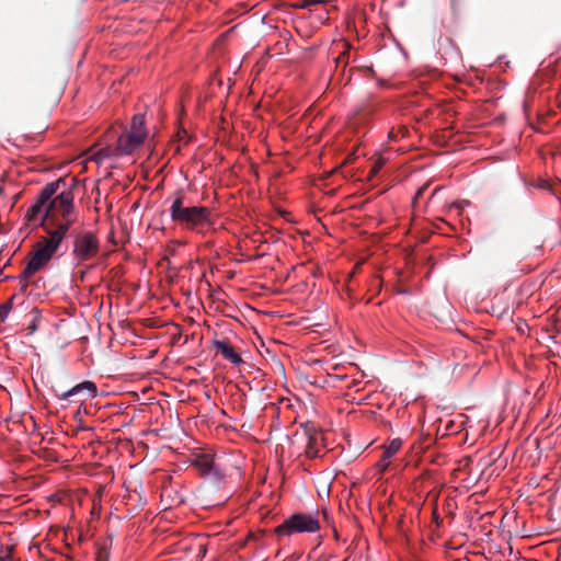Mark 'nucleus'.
Listing matches in <instances>:
<instances>
[{"label": "nucleus", "mask_w": 561, "mask_h": 561, "mask_svg": "<svg viewBox=\"0 0 561 561\" xmlns=\"http://www.w3.org/2000/svg\"><path fill=\"white\" fill-rule=\"evenodd\" d=\"M402 444L403 440L397 437L383 446V453L378 462V467L381 472H385L389 468L392 457L401 449Z\"/></svg>", "instance_id": "9d476101"}, {"label": "nucleus", "mask_w": 561, "mask_h": 561, "mask_svg": "<svg viewBox=\"0 0 561 561\" xmlns=\"http://www.w3.org/2000/svg\"><path fill=\"white\" fill-rule=\"evenodd\" d=\"M214 347L217 353L221 354L225 359L229 360L233 365H240L243 362L240 354L237 353L234 348L226 341H215Z\"/></svg>", "instance_id": "9b49d317"}, {"label": "nucleus", "mask_w": 561, "mask_h": 561, "mask_svg": "<svg viewBox=\"0 0 561 561\" xmlns=\"http://www.w3.org/2000/svg\"><path fill=\"white\" fill-rule=\"evenodd\" d=\"M144 141L145 138L142 134H135L128 130L117 138L118 150L123 156L131 154L140 148Z\"/></svg>", "instance_id": "1a4fd4ad"}, {"label": "nucleus", "mask_w": 561, "mask_h": 561, "mask_svg": "<svg viewBox=\"0 0 561 561\" xmlns=\"http://www.w3.org/2000/svg\"><path fill=\"white\" fill-rule=\"evenodd\" d=\"M192 465L196 468L201 476L213 479L214 481H221L226 473L224 468L216 462L210 454H198L193 460Z\"/></svg>", "instance_id": "0eeeda50"}, {"label": "nucleus", "mask_w": 561, "mask_h": 561, "mask_svg": "<svg viewBox=\"0 0 561 561\" xmlns=\"http://www.w3.org/2000/svg\"><path fill=\"white\" fill-rule=\"evenodd\" d=\"M311 5H316V1L314 0H300L297 4H296V8L298 9H307Z\"/></svg>", "instance_id": "a211bd4d"}, {"label": "nucleus", "mask_w": 561, "mask_h": 561, "mask_svg": "<svg viewBox=\"0 0 561 561\" xmlns=\"http://www.w3.org/2000/svg\"><path fill=\"white\" fill-rule=\"evenodd\" d=\"M407 133L405 128H399L397 131L394 129L390 130L388 134V138L390 140H398L399 137H403Z\"/></svg>", "instance_id": "f3484780"}, {"label": "nucleus", "mask_w": 561, "mask_h": 561, "mask_svg": "<svg viewBox=\"0 0 561 561\" xmlns=\"http://www.w3.org/2000/svg\"><path fill=\"white\" fill-rule=\"evenodd\" d=\"M387 159L383 157H378V159L373 163L371 169L369 171L370 176H375L385 165Z\"/></svg>", "instance_id": "2eb2a0df"}, {"label": "nucleus", "mask_w": 561, "mask_h": 561, "mask_svg": "<svg viewBox=\"0 0 561 561\" xmlns=\"http://www.w3.org/2000/svg\"><path fill=\"white\" fill-rule=\"evenodd\" d=\"M13 306V297L5 304L0 305V321H4Z\"/></svg>", "instance_id": "dca6fc26"}, {"label": "nucleus", "mask_w": 561, "mask_h": 561, "mask_svg": "<svg viewBox=\"0 0 561 561\" xmlns=\"http://www.w3.org/2000/svg\"><path fill=\"white\" fill-rule=\"evenodd\" d=\"M433 522L436 524L437 527H439L443 523V519L440 518L436 508L433 510Z\"/></svg>", "instance_id": "6ab92c4d"}, {"label": "nucleus", "mask_w": 561, "mask_h": 561, "mask_svg": "<svg viewBox=\"0 0 561 561\" xmlns=\"http://www.w3.org/2000/svg\"><path fill=\"white\" fill-rule=\"evenodd\" d=\"M320 520L318 512L316 513H295L286 518L277 528L279 536H291L294 534H314L320 530Z\"/></svg>", "instance_id": "20e7f679"}, {"label": "nucleus", "mask_w": 561, "mask_h": 561, "mask_svg": "<svg viewBox=\"0 0 561 561\" xmlns=\"http://www.w3.org/2000/svg\"><path fill=\"white\" fill-rule=\"evenodd\" d=\"M45 231L47 237L36 243L30 261L18 277L20 282H26L35 273L43 270L53 259L65 239L62 231Z\"/></svg>", "instance_id": "7ed1b4c3"}, {"label": "nucleus", "mask_w": 561, "mask_h": 561, "mask_svg": "<svg viewBox=\"0 0 561 561\" xmlns=\"http://www.w3.org/2000/svg\"><path fill=\"white\" fill-rule=\"evenodd\" d=\"M100 251V241L92 231H81L73 239L72 259L77 265L94 259Z\"/></svg>", "instance_id": "423d86ee"}, {"label": "nucleus", "mask_w": 561, "mask_h": 561, "mask_svg": "<svg viewBox=\"0 0 561 561\" xmlns=\"http://www.w3.org/2000/svg\"><path fill=\"white\" fill-rule=\"evenodd\" d=\"M98 393V388L92 381H82L68 391L58 396L60 400H69L72 397H80L78 401L84 402L89 398H94Z\"/></svg>", "instance_id": "6e6552de"}, {"label": "nucleus", "mask_w": 561, "mask_h": 561, "mask_svg": "<svg viewBox=\"0 0 561 561\" xmlns=\"http://www.w3.org/2000/svg\"><path fill=\"white\" fill-rule=\"evenodd\" d=\"M129 131L135 134H142L144 138L147 137V129L145 127V115L144 114H136L134 115L131 119V125Z\"/></svg>", "instance_id": "4468645a"}, {"label": "nucleus", "mask_w": 561, "mask_h": 561, "mask_svg": "<svg viewBox=\"0 0 561 561\" xmlns=\"http://www.w3.org/2000/svg\"><path fill=\"white\" fill-rule=\"evenodd\" d=\"M322 446V437L320 434H312L308 437V444L306 447V455L309 458H317L320 456Z\"/></svg>", "instance_id": "ddd939ff"}, {"label": "nucleus", "mask_w": 561, "mask_h": 561, "mask_svg": "<svg viewBox=\"0 0 561 561\" xmlns=\"http://www.w3.org/2000/svg\"><path fill=\"white\" fill-rule=\"evenodd\" d=\"M10 560H11L10 554H7L4 557H0V561H10Z\"/></svg>", "instance_id": "aec40b11"}, {"label": "nucleus", "mask_w": 561, "mask_h": 561, "mask_svg": "<svg viewBox=\"0 0 561 561\" xmlns=\"http://www.w3.org/2000/svg\"><path fill=\"white\" fill-rule=\"evenodd\" d=\"M169 213L172 221L192 231H198L205 227L214 226L210 208L206 206L185 205L183 191L175 192Z\"/></svg>", "instance_id": "f03ea898"}, {"label": "nucleus", "mask_w": 561, "mask_h": 561, "mask_svg": "<svg viewBox=\"0 0 561 561\" xmlns=\"http://www.w3.org/2000/svg\"><path fill=\"white\" fill-rule=\"evenodd\" d=\"M60 185H65V182L61 179L47 183L42 188L38 196L36 197L35 203L26 211L25 219L28 224L34 226L38 225L45 228L47 225V217H45L47 201L56 195L57 191L60 188Z\"/></svg>", "instance_id": "39448f33"}, {"label": "nucleus", "mask_w": 561, "mask_h": 561, "mask_svg": "<svg viewBox=\"0 0 561 561\" xmlns=\"http://www.w3.org/2000/svg\"><path fill=\"white\" fill-rule=\"evenodd\" d=\"M121 151L118 150V145L115 146H105L93 152L91 156V160L102 163L107 159H114L121 157Z\"/></svg>", "instance_id": "f8f14e48"}, {"label": "nucleus", "mask_w": 561, "mask_h": 561, "mask_svg": "<svg viewBox=\"0 0 561 561\" xmlns=\"http://www.w3.org/2000/svg\"><path fill=\"white\" fill-rule=\"evenodd\" d=\"M73 193L70 188L56 193L47 201L45 217L47 225L45 230L62 231L66 237L71 226L76 222Z\"/></svg>", "instance_id": "f257e3e1"}]
</instances>
